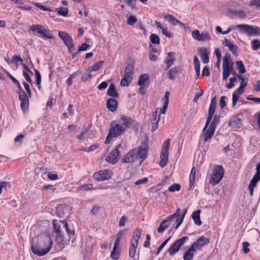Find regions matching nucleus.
Segmentation results:
<instances>
[{
  "mask_svg": "<svg viewBox=\"0 0 260 260\" xmlns=\"http://www.w3.org/2000/svg\"><path fill=\"white\" fill-rule=\"evenodd\" d=\"M181 186L180 184L177 183H174L171 186H170L168 190L170 192H174L175 191H179L180 190Z\"/></svg>",
  "mask_w": 260,
  "mask_h": 260,
  "instance_id": "obj_46",
  "label": "nucleus"
},
{
  "mask_svg": "<svg viewBox=\"0 0 260 260\" xmlns=\"http://www.w3.org/2000/svg\"><path fill=\"white\" fill-rule=\"evenodd\" d=\"M260 179L259 176H258L256 174L254 175L252 179L250 180L248 189L249 190L250 196H252L253 194V191L254 187L256 186V184Z\"/></svg>",
  "mask_w": 260,
  "mask_h": 260,
  "instance_id": "obj_19",
  "label": "nucleus"
},
{
  "mask_svg": "<svg viewBox=\"0 0 260 260\" xmlns=\"http://www.w3.org/2000/svg\"><path fill=\"white\" fill-rule=\"evenodd\" d=\"M164 18L168 21L169 23H170L172 25H176L178 24L183 25V23L180 22L179 20L177 19L175 17H174L173 15L168 14L164 16Z\"/></svg>",
  "mask_w": 260,
  "mask_h": 260,
  "instance_id": "obj_28",
  "label": "nucleus"
},
{
  "mask_svg": "<svg viewBox=\"0 0 260 260\" xmlns=\"http://www.w3.org/2000/svg\"><path fill=\"white\" fill-rule=\"evenodd\" d=\"M149 84V76L147 74H143L139 77L138 84L139 86L147 87Z\"/></svg>",
  "mask_w": 260,
  "mask_h": 260,
  "instance_id": "obj_25",
  "label": "nucleus"
},
{
  "mask_svg": "<svg viewBox=\"0 0 260 260\" xmlns=\"http://www.w3.org/2000/svg\"><path fill=\"white\" fill-rule=\"evenodd\" d=\"M175 53L172 52H169L168 53L167 57L164 61L167 66V69H168L174 63L175 60Z\"/></svg>",
  "mask_w": 260,
  "mask_h": 260,
  "instance_id": "obj_22",
  "label": "nucleus"
},
{
  "mask_svg": "<svg viewBox=\"0 0 260 260\" xmlns=\"http://www.w3.org/2000/svg\"><path fill=\"white\" fill-rule=\"evenodd\" d=\"M106 106L110 111L115 112L117 109L118 102L115 98H109L107 101Z\"/></svg>",
  "mask_w": 260,
  "mask_h": 260,
  "instance_id": "obj_18",
  "label": "nucleus"
},
{
  "mask_svg": "<svg viewBox=\"0 0 260 260\" xmlns=\"http://www.w3.org/2000/svg\"><path fill=\"white\" fill-rule=\"evenodd\" d=\"M193 62L196 72L199 73L200 72V61L197 56H194Z\"/></svg>",
  "mask_w": 260,
  "mask_h": 260,
  "instance_id": "obj_48",
  "label": "nucleus"
},
{
  "mask_svg": "<svg viewBox=\"0 0 260 260\" xmlns=\"http://www.w3.org/2000/svg\"><path fill=\"white\" fill-rule=\"evenodd\" d=\"M237 68L239 73L243 74L246 72L244 64L242 61H237L236 62Z\"/></svg>",
  "mask_w": 260,
  "mask_h": 260,
  "instance_id": "obj_37",
  "label": "nucleus"
},
{
  "mask_svg": "<svg viewBox=\"0 0 260 260\" xmlns=\"http://www.w3.org/2000/svg\"><path fill=\"white\" fill-rule=\"evenodd\" d=\"M53 241L50 236L45 235L41 238L37 243H31V249L32 253L41 256L46 254L52 248Z\"/></svg>",
  "mask_w": 260,
  "mask_h": 260,
  "instance_id": "obj_1",
  "label": "nucleus"
},
{
  "mask_svg": "<svg viewBox=\"0 0 260 260\" xmlns=\"http://www.w3.org/2000/svg\"><path fill=\"white\" fill-rule=\"evenodd\" d=\"M241 124L240 119L237 117H233L230 123V126L232 127H240Z\"/></svg>",
  "mask_w": 260,
  "mask_h": 260,
  "instance_id": "obj_36",
  "label": "nucleus"
},
{
  "mask_svg": "<svg viewBox=\"0 0 260 260\" xmlns=\"http://www.w3.org/2000/svg\"><path fill=\"white\" fill-rule=\"evenodd\" d=\"M250 6H255L257 9H260V0H252L249 4Z\"/></svg>",
  "mask_w": 260,
  "mask_h": 260,
  "instance_id": "obj_58",
  "label": "nucleus"
},
{
  "mask_svg": "<svg viewBox=\"0 0 260 260\" xmlns=\"http://www.w3.org/2000/svg\"><path fill=\"white\" fill-rule=\"evenodd\" d=\"M181 72L179 67H175L172 68L167 73L168 78L171 80H175L176 77Z\"/></svg>",
  "mask_w": 260,
  "mask_h": 260,
  "instance_id": "obj_20",
  "label": "nucleus"
},
{
  "mask_svg": "<svg viewBox=\"0 0 260 260\" xmlns=\"http://www.w3.org/2000/svg\"><path fill=\"white\" fill-rule=\"evenodd\" d=\"M104 63V61H102V60L99 61L95 63L92 66V67L88 68L86 70V72H87L88 73H90L92 71H97L103 67Z\"/></svg>",
  "mask_w": 260,
  "mask_h": 260,
  "instance_id": "obj_29",
  "label": "nucleus"
},
{
  "mask_svg": "<svg viewBox=\"0 0 260 260\" xmlns=\"http://www.w3.org/2000/svg\"><path fill=\"white\" fill-rule=\"evenodd\" d=\"M219 117L215 115L212 121V122L209 124L210 126L216 128V125L219 123Z\"/></svg>",
  "mask_w": 260,
  "mask_h": 260,
  "instance_id": "obj_42",
  "label": "nucleus"
},
{
  "mask_svg": "<svg viewBox=\"0 0 260 260\" xmlns=\"http://www.w3.org/2000/svg\"><path fill=\"white\" fill-rule=\"evenodd\" d=\"M119 155V150L118 148H116L108 154L106 157V160L110 163L114 164L118 161Z\"/></svg>",
  "mask_w": 260,
  "mask_h": 260,
  "instance_id": "obj_17",
  "label": "nucleus"
},
{
  "mask_svg": "<svg viewBox=\"0 0 260 260\" xmlns=\"http://www.w3.org/2000/svg\"><path fill=\"white\" fill-rule=\"evenodd\" d=\"M21 101V108L23 111H25L28 108L29 103L28 100L20 101Z\"/></svg>",
  "mask_w": 260,
  "mask_h": 260,
  "instance_id": "obj_52",
  "label": "nucleus"
},
{
  "mask_svg": "<svg viewBox=\"0 0 260 260\" xmlns=\"http://www.w3.org/2000/svg\"><path fill=\"white\" fill-rule=\"evenodd\" d=\"M188 240V237L187 236H184L179 239L176 240L168 250V252L169 254L171 256L174 255L179 250L181 247Z\"/></svg>",
  "mask_w": 260,
  "mask_h": 260,
  "instance_id": "obj_10",
  "label": "nucleus"
},
{
  "mask_svg": "<svg viewBox=\"0 0 260 260\" xmlns=\"http://www.w3.org/2000/svg\"><path fill=\"white\" fill-rule=\"evenodd\" d=\"M23 85L27 93V94L29 97H30L31 95V92L29 84L25 82H23Z\"/></svg>",
  "mask_w": 260,
  "mask_h": 260,
  "instance_id": "obj_61",
  "label": "nucleus"
},
{
  "mask_svg": "<svg viewBox=\"0 0 260 260\" xmlns=\"http://www.w3.org/2000/svg\"><path fill=\"white\" fill-rule=\"evenodd\" d=\"M215 128L210 125L208 129L206 128L205 131L203 130L204 132V139L205 142L208 141L209 139H210L212 137L215 133Z\"/></svg>",
  "mask_w": 260,
  "mask_h": 260,
  "instance_id": "obj_23",
  "label": "nucleus"
},
{
  "mask_svg": "<svg viewBox=\"0 0 260 260\" xmlns=\"http://www.w3.org/2000/svg\"><path fill=\"white\" fill-rule=\"evenodd\" d=\"M120 119L122 120V124L125 128L129 127L130 126L134 125L135 123V121L133 118L123 115H122L120 116Z\"/></svg>",
  "mask_w": 260,
  "mask_h": 260,
  "instance_id": "obj_21",
  "label": "nucleus"
},
{
  "mask_svg": "<svg viewBox=\"0 0 260 260\" xmlns=\"http://www.w3.org/2000/svg\"><path fill=\"white\" fill-rule=\"evenodd\" d=\"M251 45L253 50H257L260 48V41L258 40H254L251 42Z\"/></svg>",
  "mask_w": 260,
  "mask_h": 260,
  "instance_id": "obj_49",
  "label": "nucleus"
},
{
  "mask_svg": "<svg viewBox=\"0 0 260 260\" xmlns=\"http://www.w3.org/2000/svg\"><path fill=\"white\" fill-rule=\"evenodd\" d=\"M170 145V140L168 139L163 144L161 148L160 157V161L159 165L161 167L164 168L165 167L168 161V151Z\"/></svg>",
  "mask_w": 260,
  "mask_h": 260,
  "instance_id": "obj_8",
  "label": "nucleus"
},
{
  "mask_svg": "<svg viewBox=\"0 0 260 260\" xmlns=\"http://www.w3.org/2000/svg\"><path fill=\"white\" fill-rule=\"evenodd\" d=\"M169 95L170 92L169 91H167L165 93L164 98L162 99V102L164 103V106L162 109H160V113L161 114H165L166 112L169 103Z\"/></svg>",
  "mask_w": 260,
  "mask_h": 260,
  "instance_id": "obj_30",
  "label": "nucleus"
},
{
  "mask_svg": "<svg viewBox=\"0 0 260 260\" xmlns=\"http://www.w3.org/2000/svg\"><path fill=\"white\" fill-rule=\"evenodd\" d=\"M239 98V95L237 94L236 92H233V97H232V105L233 107H234L236 105L237 101Z\"/></svg>",
  "mask_w": 260,
  "mask_h": 260,
  "instance_id": "obj_55",
  "label": "nucleus"
},
{
  "mask_svg": "<svg viewBox=\"0 0 260 260\" xmlns=\"http://www.w3.org/2000/svg\"><path fill=\"white\" fill-rule=\"evenodd\" d=\"M238 29L241 32H246L250 35H256L259 33L260 29L257 27H254L247 24H239L235 26L229 27L226 31L229 33L232 30Z\"/></svg>",
  "mask_w": 260,
  "mask_h": 260,
  "instance_id": "obj_3",
  "label": "nucleus"
},
{
  "mask_svg": "<svg viewBox=\"0 0 260 260\" xmlns=\"http://www.w3.org/2000/svg\"><path fill=\"white\" fill-rule=\"evenodd\" d=\"M142 230L140 228H137L134 232L133 238L131 240V246L129 251V255L130 257H134L135 255L136 248L138 244V241L140 238Z\"/></svg>",
  "mask_w": 260,
  "mask_h": 260,
  "instance_id": "obj_7",
  "label": "nucleus"
},
{
  "mask_svg": "<svg viewBox=\"0 0 260 260\" xmlns=\"http://www.w3.org/2000/svg\"><path fill=\"white\" fill-rule=\"evenodd\" d=\"M201 57L204 63L209 62V51L207 49H201Z\"/></svg>",
  "mask_w": 260,
  "mask_h": 260,
  "instance_id": "obj_34",
  "label": "nucleus"
},
{
  "mask_svg": "<svg viewBox=\"0 0 260 260\" xmlns=\"http://www.w3.org/2000/svg\"><path fill=\"white\" fill-rule=\"evenodd\" d=\"M112 172L109 170H103L100 171L98 173L94 174V178L97 181H103L108 180L111 178Z\"/></svg>",
  "mask_w": 260,
  "mask_h": 260,
  "instance_id": "obj_15",
  "label": "nucleus"
},
{
  "mask_svg": "<svg viewBox=\"0 0 260 260\" xmlns=\"http://www.w3.org/2000/svg\"><path fill=\"white\" fill-rule=\"evenodd\" d=\"M210 242V240L208 238L204 237V236L200 237L195 242H194L191 245L194 248L201 250V248L205 245H207Z\"/></svg>",
  "mask_w": 260,
  "mask_h": 260,
  "instance_id": "obj_16",
  "label": "nucleus"
},
{
  "mask_svg": "<svg viewBox=\"0 0 260 260\" xmlns=\"http://www.w3.org/2000/svg\"><path fill=\"white\" fill-rule=\"evenodd\" d=\"M155 24L157 28H160L162 30V34L168 38L172 37L171 34L168 31V29L166 27H164L158 21H155Z\"/></svg>",
  "mask_w": 260,
  "mask_h": 260,
  "instance_id": "obj_32",
  "label": "nucleus"
},
{
  "mask_svg": "<svg viewBox=\"0 0 260 260\" xmlns=\"http://www.w3.org/2000/svg\"><path fill=\"white\" fill-rule=\"evenodd\" d=\"M148 150L146 146H140L137 148L133 149L128 152L122 159L123 162L130 163L140 158L141 164L147 156Z\"/></svg>",
  "mask_w": 260,
  "mask_h": 260,
  "instance_id": "obj_2",
  "label": "nucleus"
},
{
  "mask_svg": "<svg viewBox=\"0 0 260 260\" xmlns=\"http://www.w3.org/2000/svg\"><path fill=\"white\" fill-rule=\"evenodd\" d=\"M107 94L108 95L114 98L115 99H117L119 97L118 93L116 90L115 86L114 84L111 83L107 92Z\"/></svg>",
  "mask_w": 260,
  "mask_h": 260,
  "instance_id": "obj_24",
  "label": "nucleus"
},
{
  "mask_svg": "<svg viewBox=\"0 0 260 260\" xmlns=\"http://www.w3.org/2000/svg\"><path fill=\"white\" fill-rule=\"evenodd\" d=\"M160 119V114H158L157 110L152 114L151 121L159 122Z\"/></svg>",
  "mask_w": 260,
  "mask_h": 260,
  "instance_id": "obj_57",
  "label": "nucleus"
},
{
  "mask_svg": "<svg viewBox=\"0 0 260 260\" xmlns=\"http://www.w3.org/2000/svg\"><path fill=\"white\" fill-rule=\"evenodd\" d=\"M236 78L235 77L231 78L230 79V83L226 85V87L228 89H230L234 86V83L236 81Z\"/></svg>",
  "mask_w": 260,
  "mask_h": 260,
  "instance_id": "obj_63",
  "label": "nucleus"
},
{
  "mask_svg": "<svg viewBox=\"0 0 260 260\" xmlns=\"http://www.w3.org/2000/svg\"><path fill=\"white\" fill-rule=\"evenodd\" d=\"M125 127L119 124L115 123L113 121L110 125V128L109 132L112 135L113 137L117 138L120 136L125 131Z\"/></svg>",
  "mask_w": 260,
  "mask_h": 260,
  "instance_id": "obj_11",
  "label": "nucleus"
},
{
  "mask_svg": "<svg viewBox=\"0 0 260 260\" xmlns=\"http://www.w3.org/2000/svg\"><path fill=\"white\" fill-rule=\"evenodd\" d=\"M133 72L134 66L132 63H129L125 69L123 77L132 79V76L133 74Z\"/></svg>",
  "mask_w": 260,
  "mask_h": 260,
  "instance_id": "obj_27",
  "label": "nucleus"
},
{
  "mask_svg": "<svg viewBox=\"0 0 260 260\" xmlns=\"http://www.w3.org/2000/svg\"><path fill=\"white\" fill-rule=\"evenodd\" d=\"M87 129H86L84 131H83L81 134L77 136V138L79 140H84L86 138V134L87 133Z\"/></svg>",
  "mask_w": 260,
  "mask_h": 260,
  "instance_id": "obj_62",
  "label": "nucleus"
},
{
  "mask_svg": "<svg viewBox=\"0 0 260 260\" xmlns=\"http://www.w3.org/2000/svg\"><path fill=\"white\" fill-rule=\"evenodd\" d=\"M132 79L129 78H126L124 77L121 79L120 84L122 86H128L131 82Z\"/></svg>",
  "mask_w": 260,
  "mask_h": 260,
  "instance_id": "obj_50",
  "label": "nucleus"
},
{
  "mask_svg": "<svg viewBox=\"0 0 260 260\" xmlns=\"http://www.w3.org/2000/svg\"><path fill=\"white\" fill-rule=\"evenodd\" d=\"M63 229H65L67 233L70 236H74L75 231L73 228L69 227L67 222L65 220H62V225Z\"/></svg>",
  "mask_w": 260,
  "mask_h": 260,
  "instance_id": "obj_35",
  "label": "nucleus"
},
{
  "mask_svg": "<svg viewBox=\"0 0 260 260\" xmlns=\"http://www.w3.org/2000/svg\"><path fill=\"white\" fill-rule=\"evenodd\" d=\"M59 36L68 48L69 51L70 53H72L75 50V45L71 37L68 34L64 31H59Z\"/></svg>",
  "mask_w": 260,
  "mask_h": 260,
  "instance_id": "obj_12",
  "label": "nucleus"
},
{
  "mask_svg": "<svg viewBox=\"0 0 260 260\" xmlns=\"http://www.w3.org/2000/svg\"><path fill=\"white\" fill-rule=\"evenodd\" d=\"M53 233L55 241L58 243H61L63 241V235L62 230L63 229L62 225V220L57 221L54 220L53 221Z\"/></svg>",
  "mask_w": 260,
  "mask_h": 260,
  "instance_id": "obj_9",
  "label": "nucleus"
},
{
  "mask_svg": "<svg viewBox=\"0 0 260 260\" xmlns=\"http://www.w3.org/2000/svg\"><path fill=\"white\" fill-rule=\"evenodd\" d=\"M224 172V169L221 166H216L213 171L209 183L213 185L217 184L223 178Z\"/></svg>",
  "mask_w": 260,
  "mask_h": 260,
  "instance_id": "obj_6",
  "label": "nucleus"
},
{
  "mask_svg": "<svg viewBox=\"0 0 260 260\" xmlns=\"http://www.w3.org/2000/svg\"><path fill=\"white\" fill-rule=\"evenodd\" d=\"M10 187V184L9 182L6 181H2L0 182V194L2 192V189L5 188V189H7V187Z\"/></svg>",
  "mask_w": 260,
  "mask_h": 260,
  "instance_id": "obj_54",
  "label": "nucleus"
},
{
  "mask_svg": "<svg viewBox=\"0 0 260 260\" xmlns=\"http://www.w3.org/2000/svg\"><path fill=\"white\" fill-rule=\"evenodd\" d=\"M216 105V96L212 98L209 107V111L214 113Z\"/></svg>",
  "mask_w": 260,
  "mask_h": 260,
  "instance_id": "obj_45",
  "label": "nucleus"
},
{
  "mask_svg": "<svg viewBox=\"0 0 260 260\" xmlns=\"http://www.w3.org/2000/svg\"><path fill=\"white\" fill-rule=\"evenodd\" d=\"M187 212V209H185L182 214H180V216L176 217L177 218L176 220V225H174V228L177 229L181 224L185 217V214Z\"/></svg>",
  "mask_w": 260,
  "mask_h": 260,
  "instance_id": "obj_33",
  "label": "nucleus"
},
{
  "mask_svg": "<svg viewBox=\"0 0 260 260\" xmlns=\"http://www.w3.org/2000/svg\"><path fill=\"white\" fill-rule=\"evenodd\" d=\"M19 99L20 101H23L28 100V98L29 97L28 95H27L25 91L23 90L21 87V90H19Z\"/></svg>",
  "mask_w": 260,
  "mask_h": 260,
  "instance_id": "obj_38",
  "label": "nucleus"
},
{
  "mask_svg": "<svg viewBox=\"0 0 260 260\" xmlns=\"http://www.w3.org/2000/svg\"><path fill=\"white\" fill-rule=\"evenodd\" d=\"M126 221H127L126 217L125 216H123L119 220V226L120 227L124 226L125 225V222H126Z\"/></svg>",
  "mask_w": 260,
  "mask_h": 260,
  "instance_id": "obj_64",
  "label": "nucleus"
},
{
  "mask_svg": "<svg viewBox=\"0 0 260 260\" xmlns=\"http://www.w3.org/2000/svg\"><path fill=\"white\" fill-rule=\"evenodd\" d=\"M120 255V251L117 248L113 247V250L111 253V257L113 259H118Z\"/></svg>",
  "mask_w": 260,
  "mask_h": 260,
  "instance_id": "obj_40",
  "label": "nucleus"
},
{
  "mask_svg": "<svg viewBox=\"0 0 260 260\" xmlns=\"http://www.w3.org/2000/svg\"><path fill=\"white\" fill-rule=\"evenodd\" d=\"M196 89L198 90V92L196 93L194 96L193 99V102H197L198 99L204 94V90H203L201 88H197Z\"/></svg>",
  "mask_w": 260,
  "mask_h": 260,
  "instance_id": "obj_44",
  "label": "nucleus"
},
{
  "mask_svg": "<svg viewBox=\"0 0 260 260\" xmlns=\"http://www.w3.org/2000/svg\"><path fill=\"white\" fill-rule=\"evenodd\" d=\"M137 21V18L134 16H130L127 20V24L130 25H133Z\"/></svg>",
  "mask_w": 260,
  "mask_h": 260,
  "instance_id": "obj_51",
  "label": "nucleus"
},
{
  "mask_svg": "<svg viewBox=\"0 0 260 260\" xmlns=\"http://www.w3.org/2000/svg\"><path fill=\"white\" fill-rule=\"evenodd\" d=\"M150 40L153 44H159L160 40L159 37L154 34H151L150 36Z\"/></svg>",
  "mask_w": 260,
  "mask_h": 260,
  "instance_id": "obj_39",
  "label": "nucleus"
},
{
  "mask_svg": "<svg viewBox=\"0 0 260 260\" xmlns=\"http://www.w3.org/2000/svg\"><path fill=\"white\" fill-rule=\"evenodd\" d=\"M200 210H197L196 211L193 212L192 214V218L194 220V223L197 225H201L202 221L200 219Z\"/></svg>",
  "mask_w": 260,
  "mask_h": 260,
  "instance_id": "obj_31",
  "label": "nucleus"
},
{
  "mask_svg": "<svg viewBox=\"0 0 260 260\" xmlns=\"http://www.w3.org/2000/svg\"><path fill=\"white\" fill-rule=\"evenodd\" d=\"M214 113L210 112V111L208 112V115L207 119V120H206V124H205V127L204 128V131L208 127V125L210 124V121H211V119H212V117L213 116Z\"/></svg>",
  "mask_w": 260,
  "mask_h": 260,
  "instance_id": "obj_47",
  "label": "nucleus"
},
{
  "mask_svg": "<svg viewBox=\"0 0 260 260\" xmlns=\"http://www.w3.org/2000/svg\"><path fill=\"white\" fill-rule=\"evenodd\" d=\"M30 29L33 31L36 32L38 34L39 37L45 40L53 38V36L51 31L45 28L42 25H32L30 27Z\"/></svg>",
  "mask_w": 260,
  "mask_h": 260,
  "instance_id": "obj_4",
  "label": "nucleus"
},
{
  "mask_svg": "<svg viewBox=\"0 0 260 260\" xmlns=\"http://www.w3.org/2000/svg\"><path fill=\"white\" fill-rule=\"evenodd\" d=\"M180 209L178 208L175 213L169 216L166 219L162 220L159 226L157 229L158 233H162L169 226V224L167 223L169 221H171L173 219L176 217L180 216Z\"/></svg>",
  "mask_w": 260,
  "mask_h": 260,
  "instance_id": "obj_13",
  "label": "nucleus"
},
{
  "mask_svg": "<svg viewBox=\"0 0 260 260\" xmlns=\"http://www.w3.org/2000/svg\"><path fill=\"white\" fill-rule=\"evenodd\" d=\"M5 72L6 73L7 75L9 77V78L12 80L13 83L17 85V87L18 88V89L21 90V86L19 81L17 80H16L11 74H10L7 71H5Z\"/></svg>",
  "mask_w": 260,
  "mask_h": 260,
  "instance_id": "obj_43",
  "label": "nucleus"
},
{
  "mask_svg": "<svg viewBox=\"0 0 260 260\" xmlns=\"http://www.w3.org/2000/svg\"><path fill=\"white\" fill-rule=\"evenodd\" d=\"M56 11L59 15L63 16H66L68 13V9L63 7L57 8Z\"/></svg>",
  "mask_w": 260,
  "mask_h": 260,
  "instance_id": "obj_41",
  "label": "nucleus"
},
{
  "mask_svg": "<svg viewBox=\"0 0 260 260\" xmlns=\"http://www.w3.org/2000/svg\"><path fill=\"white\" fill-rule=\"evenodd\" d=\"M196 249L194 248L193 246H191L186 251L183 255L184 260H191L193 259L194 253L196 251Z\"/></svg>",
  "mask_w": 260,
  "mask_h": 260,
  "instance_id": "obj_26",
  "label": "nucleus"
},
{
  "mask_svg": "<svg viewBox=\"0 0 260 260\" xmlns=\"http://www.w3.org/2000/svg\"><path fill=\"white\" fill-rule=\"evenodd\" d=\"M222 68V78L225 80L230 76L233 70V63L231 60L230 55L226 54L223 57Z\"/></svg>",
  "mask_w": 260,
  "mask_h": 260,
  "instance_id": "obj_5",
  "label": "nucleus"
},
{
  "mask_svg": "<svg viewBox=\"0 0 260 260\" xmlns=\"http://www.w3.org/2000/svg\"><path fill=\"white\" fill-rule=\"evenodd\" d=\"M170 239L171 237H169L161 244V245L157 248L156 252L157 254H158L160 252V251L164 248V247L166 246V245L167 244V243L169 242Z\"/></svg>",
  "mask_w": 260,
  "mask_h": 260,
  "instance_id": "obj_53",
  "label": "nucleus"
},
{
  "mask_svg": "<svg viewBox=\"0 0 260 260\" xmlns=\"http://www.w3.org/2000/svg\"><path fill=\"white\" fill-rule=\"evenodd\" d=\"M35 73L36 76V84L40 85L41 82V75L37 70H35Z\"/></svg>",
  "mask_w": 260,
  "mask_h": 260,
  "instance_id": "obj_56",
  "label": "nucleus"
},
{
  "mask_svg": "<svg viewBox=\"0 0 260 260\" xmlns=\"http://www.w3.org/2000/svg\"><path fill=\"white\" fill-rule=\"evenodd\" d=\"M226 99V97L225 96H222L220 98V101H219V105L221 109H223L225 106V99Z\"/></svg>",
  "mask_w": 260,
  "mask_h": 260,
  "instance_id": "obj_59",
  "label": "nucleus"
},
{
  "mask_svg": "<svg viewBox=\"0 0 260 260\" xmlns=\"http://www.w3.org/2000/svg\"><path fill=\"white\" fill-rule=\"evenodd\" d=\"M89 47V45L86 43H83L79 47L78 52H79L82 51H85Z\"/></svg>",
  "mask_w": 260,
  "mask_h": 260,
  "instance_id": "obj_60",
  "label": "nucleus"
},
{
  "mask_svg": "<svg viewBox=\"0 0 260 260\" xmlns=\"http://www.w3.org/2000/svg\"><path fill=\"white\" fill-rule=\"evenodd\" d=\"M192 37L198 41H208L210 40V36L207 32H202L201 34L198 29L193 30L191 32Z\"/></svg>",
  "mask_w": 260,
  "mask_h": 260,
  "instance_id": "obj_14",
  "label": "nucleus"
}]
</instances>
